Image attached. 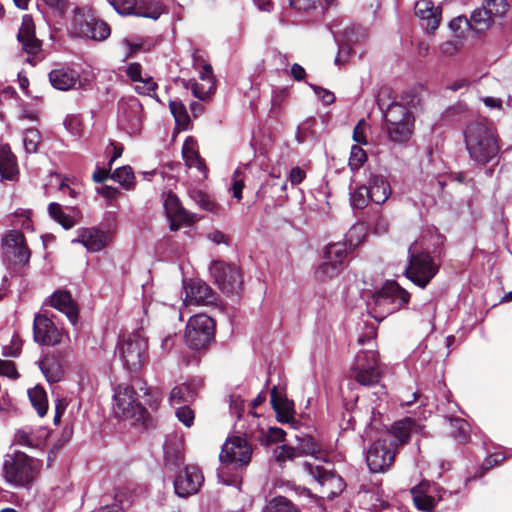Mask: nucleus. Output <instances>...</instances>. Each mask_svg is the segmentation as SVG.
<instances>
[{"instance_id": "obj_46", "label": "nucleus", "mask_w": 512, "mask_h": 512, "mask_svg": "<svg viewBox=\"0 0 512 512\" xmlns=\"http://www.w3.org/2000/svg\"><path fill=\"white\" fill-rule=\"evenodd\" d=\"M264 512H299L297 508L285 497L273 498L265 508Z\"/></svg>"}, {"instance_id": "obj_11", "label": "nucleus", "mask_w": 512, "mask_h": 512, "mask_svg": "<svg viewBox=\"0 0 512 512\" xmlns=\"http://www.w3.org/2000/svg\"><path fill=\"white\" fill-rule=\"evenodd\" d=\"M113 412L121 419L140 420L144 414V408L136 398L133 387L120 384L114 391Z\"/></svg>"}, {"instance_id": "obj_10", "label": "nucleus", "mask_w": 512, "mask_h": 512, "mask_svg": "<svg viewBox=\"0 0 512 512\" xmlns=\"http://www.w3.org/2000/svg\"><path fill=\"white\" fill-rule=\"evenodd\" d=\"M215 324L206 314L192 316L185 328V342L191 349H201L214 337Z\"/></svg>"}, {"instance_id": "obj_30", "label": "nucleus", "mask_w": 512, "mask_h": 512, "mask_svg": "<svg viewBox=\"0 0 512 512\" xmlns=\"http://www.w3.org/2000/svg\"><path fill=\"white\" fill-rule=\"evenodd\" d=\"M183 444L182 441L174 437L166 441L164 445V462L165 466L170 470H175L183 463Z\"/></svg>"}, {"instance_id": "obj_37", "label": "nucleus", "mask_w": 512, "mask_h": 512, "mask_svg": "<svg viewBox=\"0 0 512 512\" xmlns=\"http://www.w3.org/2000/svg\"><path fill=\"white\" fill-rule=\"evenodd\" d=\"M165 11L162 3L156 0H137L134 16L157 20Z\"/></svg>"}, {"instance_id": "obj_27", "label": "nucleus", "mask_w": 512, "mask_h": 512, "mask_svg": "<svg viewBox=\"0 0 512 512\" xmlns=\"http://www.w3.org/2000/svg\"><path fill=\"white\" fill-rule=\"evenodd\" d=\"M50 305L65 314L68 320L75 325L78 320V310L69 292L59 290L50 297Z\"/></svg>"}, {"instance_id": "obj_19", "label": "nucleus", "mask_w": 512, "mask_h": 512, "mask_svg": "<svg viewBox=\"0 0 512 512\" xmlns=\"http://www.w3.org/2000/svg\"><path fill=\"white\" fill-rule=\"evenodd\" d=\"M508 9L506 0H485L483 6L473 11L471 19L481 29L488 28L498 19H502Z\"/></svg>"}, {"instance_id": "obj_38", "label": "nucleus", "mask_w": 512, "mask_h": 512, "mask_svg": "<svg viewBox=\"0 0 512 512\" xmlns=\"http://www.w3.org/2000/svg\"><path fill=\"white\" fill-rule=\"evenodd\" d=\"M196 395V388L193 383H182L173 387L169 400L172 405L187 403Z\"/></svg>"}, {"instance_id": "obj_51", "label": "nucleus", "mask_w": 512, "mask_h": 512, "mask_svg": "<svg viewBox=\"0 0 512 512\" xmlns=\"http://www.w3.org/2000/svg\"><path fill=\"white\" fill-rule=\"evenodd\" d=\"M244 188V174L241 168H237L232 176L231 190L233 197L237 200L242 199V190Z\"/></svg>"}, {"instance_id": "obj_31", "label": "nucleus", "mask_w": 512, "mask_h": 512, "mask_svg": "<svg viewBox=\"0 0 512 512\" xmlns=\"http://www.w3.org/2000/svg\"><path fill=\"white\" fill-rule=\"evenodd\" d=\"M0 175L6 180H14L18 175L16 158L6 144H0Z\"/></svg>"}, {"instance_id": "obj_47", "label": "nucleus", "mask_w": 512, "mask_h": 512, "mask_svg": "<svg viewBox=\"0 0 512 512\" xmlns=\"http://www.w3.org/2000/svg\"><path fill=\"white\" fill-rule=\"evenodd\" d=\"M367 161L366 152L359 146L353 145L350 152L348 165L352 171L360 169Z\"/></svg>"}, {"instance_id": "obj_64", "label": "nucleus", "mask_w": 512, "mask_h": 512, "mask_svg": "<svg viewBox=\"0 0 512 512\" xmlns=\"http://www.w3.org/2000/svg\"><path fill=\"white\" fill-rule=\"evenodd\" d=\"M97 192L108 200L116 199L117 195L119 194V191L111 186H103L98 188Z\"/></svg>"}, {"instance_id": "obj_59", "label": "nucleus", "mask_w": 512, "mask_h": 512, "mask_svg": "<svg viewBox=\"0 0 512 512\" xmlns=\"http://www.w3.org/2000/svg\"><path fill=\"white\" fill-rule=\"evenodd\" d=\"M305 178L306 172L302 168L296 166L290 170L287 180L291 183L292 186H296L302 183Z\"/></svg>"}, {"instance_id": "obj_3", "label": "nucleus", "mask_w": 512, "mask_h": 512, "mask_svg": "<svg viewBox=\"0 0 512 512\" xmlns=\"http://www.w3.org/2000/svg\"><path fill=\"white\" fill-rule=\"evenodd\" d=\"M375 331L370 329L368 334L361 335L358 343L363 346L350 370V375L363 386L377 384L382 376L378 352L376 350Z\"/></svg>"}, {"instance_id": "obj_48", "label": "nucleus", "mask_w": 512, "mask_h": 512, "mask_svg": "<svg viewBox=\"0 0 512 512\" xmlns=\"http://www.w3.org/2000/svg\"><path fill=\"white\" fill-rule=\"evenodd\" d=\"M108 2L114 10L122 16L133 15L135 5L137 4V0H108Z\"/></svg>"}, {"instance_id": "obj_24", "label": "nucleus", "mask_w": 512, "mask_h": 512, "mask_svg": "<svg viewBox=\"0 0 512 512\" xmlns=\"http://www.w3.org/2000/svg\"><path fill=\"white\" fill-rule=\"evenodd\" d=\"M17 38L27 54L35 56L41 50V41L35 36V24L30 15L22 17Z\"/></svg>"}, {"instance_id": "obj_23", "label": "nucleus", "mask_w": 512, "mask_h": 512, "mask_svg": "<svg viewBox=\"0 0 512 512\" xmlns=\"http://www.w3.org/2000/svg\"><path fill=\"white\" fill-rule=\"evenodd\" d=\"M185 305H207L215 300L213 290L201 280H191L185 284Z\"/></svg>"}, {"instance_id": "obj_21", "label": "nucleus", "mask_w": 512, "mask_h": 512, "mask_svg": "<svg viewBox=\"0 0 512 512\" xmlns=\"http://www.w3.org/2000/svg\"><path fill=\"white\" fill-rule=\"evenodd\" d=\"M203 482L204 476L200 469L194 465H188L174 481L175 493L180 497H188L197 493Z\"/></svg>"}, {"instance_id": "obj_9", "label": "nucleus", "mask_w": 512, "mask_h": 512, "mask_svg": "<svg viewBox=\"0 0 512 512\" xmlns=\"http://www.w3.org/2000/svg\"><path fill=\"white\" fill-rule=\"evenodd\" d=\"M148 344L139 333L130 334L122 339L118 352L124 366L132 371H139L147 359Z\"/></svg>"}, {"instance_id": "obj_49", "label": "nucleus", "mask_w": 512, "mask_h": 512, "mask_svg": "<svg viewBox=\"0 0 512 512\" xmlns=\"http://www.w3.org/2000/svg\"><path fill=\"white\" fill-rule=\"evenodd\" d=\"M40 138V134L36 129H28L25 131L23 145L27 153H34L37 151Z\"/></svg>"}, {"instance_id": "obj_57", "label": "nucleus", "mask_w": 512, "mask_h": 512, "mask_svg": "<svg viewBox=\"0 0 512 512\" xmlns=\"http://www.w3.org/2000/svg\"><path fill=\"white\" fill-rule=\"evenodd\" d=\"M301 456L298 447L281 446L277 452L276 458L278 461L292 460L295 457Z\"/></svg>"}, {"instance_id": "obj_6", "label": "nucleus", "mask_w": 512, "mask_h": 512, "mask_svg": "<svg viewBox=\"0 0 512 512\" xmlns=\"http://www.w3.org/2000/svg\"><path fill=\"white\" fill-rule=\"evenodd\" d=\"M39 467L38 460L27 456L25 453L16 452L13 455H7L4 460V478L16 487H27L37 477Z\"/></svg>"}, {"instance_id": "obj_2", "label": "nucleus", "mask_w": 512, "mask_h": 512, "mask_svg": "<svg viewBox=\"0 0 512 512\" xmlns=\"http://www.w3.org/2000/svg\"><path fill=\"white\" fill-rule=\"evenodd\" d=\"M467 152L472 161L486 165L498 160L499 136L495 128L483 122H471L464 130Z\"/></svg>"}, {"instance_id": "obj_52", "label": "nucleus", "mask_w": 512, "mask_h": 512, "mask_svg": "<svg viewBox=\"0 0 512 512\" xmlns=\"http://www.w3.org/2000/svg\"><path fill=\"white\" fill-rule=\"evenodd\" d=\"M157 84L150 76H145L135 84V90L139 94L151 96L154 94Z\"/></svg>"}, {"instance_id": "obj_29", "label": "nucleus", "mask_w": 512, "mask_h": 512, "mask_svg": "<svg viewBox=\"0 0 512 512\" xmlns=\"http://www.w3.org/2000/svg\"><path fill=\"white\" fill-rule=\"evenodd\" d=\"M79 79V75L76 71L61 67L52 70L49 73V81L52 86L58 90H69L73 88Z\"/></svg>"}, {"instance_id": "obj_14", "label": "nucleus", "mask_w": 512, "mask_h": 512, "mask_svg": "<svg viewBox=\"0 0 512 512\" xmlns=\"http://www.w3.org/2000/svg\"><path fill=\"white\" fill-rule=\"evenodd\" d=\"M65 336L64 330L58 327L46 314H37L33 321V338L40 345L56 346Z\"/></svg>"}, {"instance_id": "obj_16", "label": "nucleus", "mask_w": 512, "mask_h": 512, "mask_svg": "<svg viewBox=\"0 0 512 512\" xmlns=\"http://www.w3.org/2000/svg\"><path fill=\"white\" fill-rule=\"evenodd\" d=\"M210 273L217 286L225 293H235L242 285V275L236 266L214 261Z\"/></svg>"}, {"instance_id": "obj_58", "label": "nucleus", "mask_w": 512, "mask_h": 512, "mask_svg": "<svg viewBox=\"0 0 512 512\" xmlns=\"http://www.w3.org/2000/svg\"><path fill=\"white\" fill-rule=\"evenodd\" d=\"M0 375L16 379L18 377V373L14 363L9 360H0Z\"/></svg>"}, {"instance_id": "obj_40", "label": "nucleus", "mask_w": 512, "mask_h": 512, "mask_svg": "<svg viewBox=\"0 0 512 512\" xmlns=\"http://www.w3.org/2000/svg\"><path fill=\"white\" fill-rule=\"evenodd\" d=\"M28 396L38 415L43 417L48 410V400L45 390L40 386H36L28 390Z\"/></svg>"}, {"instance_id": "obj_17", "label": "nucleus", "mask_w": 512, "mask_h": 512, "mask_svg": "<svg viewBox=\"0 0 512 512\" xmlns=\"http://www.w3.org/2000/svg\"><path fill=\"white\" fill-rule=\"evenodd\" d=\"M252 449L247 440L240 436L227 439L220 453V460L227 465H247L251 459Z\"/></svg>"}, {"instance_id": "obj_35", "label": "nucleus", "mask_w": 512, "mask_h": 512, "mask_svg": "<svg viewBox=\"0 0 512 512\" xmlns=\"http://www.w3.org/2000/svg\"><path fill=\"white\" fill-rule=\"evenodd\" d=\"M368 190L371 201L378 205L383 204L391 194L389 183L380 175H374L371 177Z\"/></svg>"}, {"instance_id": "obj_4", "label": "nucleus", "mask_w": 512, "mask_h": 512, "mask_svg": "<svg viewBox=\"0 0 512 512\" xmlns=\"http://www.w3.org/2000/svg\"><path fill=\"white\" fill-rule=\"evenodd\" d=\"M410 293L395 281H387L367 300L368 312L377 321L407 306Z\"/></svg>"}, {"instance_id": "obj_44", "label": "nucleus", "mask_w": 512, "mask_h": 512, "mask_svg": "<svg viewBox=\"0 0 512 512\" xmlns=\"http://www.w3.org/2000/svg\"><path fill=\"white\" fill-rule=\"evenodd\" d=\"M169 108L176 124L183 129L187 128L189 124V115L185 105L180 100H171L169 102Z\"/></svg>"}, {"instance_id": "obj_63", "label": "nucleus", "mask_w": 512, "mask_h": 512, "mask_svg": "<svg viewBox=\"0 0 512 512\" xmlns=\"http://www.w3.org/2000/svg\"><path fill=\"white\" fill-rule=\"evenodd\" d=\"M319 0H290V6L297 10H309L316 6Z\"/></svg>"}, {"instance_id": "obj_42", "label": "nucleus", "mask_w": 512, "mask_h": 512, "mask_svg": "<svg viewBox=\"0 0 512 512\" xmlns=\"http://www.w3.org/2000/svg\"><path fill=\"white\" fill-rule=\"evenodd\" d=\"M112 179L126 190H131L135 186V176L130 166H123L116 169L112 174Z\"/></svg>"}, {"instance_id": "obj_12", "label": "nucleus", "mask_w": 512, "mask_h": 512, "mask_svg": "<svg viewBox=\"0 0 512 512\" xmlns=\"http://www.w3.org/2000/svg\"><path fill=\"white\" fill-rule=\"evenodd\" d=\"M303 467L320 487L321 497L333 498L344 490L343 479L331 470L311 462H305Z\"/></svg>"}, {"instance_id": "obj_18", "label": "nucleus", "mask_w": 512, "mask_h": 512, "mask_svg": "<svg viewBox=\"0 0 512 512\" xmlns=\"http://www.w3.org/2000/svg\"><path fill=\"white\" fill-rule=\"evenodd\" d=\"M73 33L81 37L102 41L108 38L111 30L109 25L102 20L79 15L74 18Z\"/></svg>"}, {"instance_id": "obj_5", "label": "nucleus", "mask_w": 512, "mask_h": 512, "mask_svg": "<svg viewBox=\"0 0 512 512\" xmlns=\"http://www.w3.org/2000/svg\"><path fill=\"white\" fill-rule=\"evenodd\" d=\"M415 126V116L410 108L400 104H391L384 118V130L388 139L396 144L407 143L413 133Z\"/></svg>"}, {"instance_id": "obj_34", "label": "nucleus", "mask_w": 512, "mask_h": 512, "mask_svg": "<svg viewBox=\"0 0 512 512\" xmlns=\"http://www.w3.org/2000/svg\"><path fill=\"white\" fill-rule=\"evenodd\" d=\"M271 404L280 422L289 423L293 419L292 403L276 387L271 390Z\"/></svg>"}, {"instance_id": "obj_61", "label": "nucleus", "mask_w": 512, "mask_h": 512, "mask_svg": "<svg viewBox=\"0 0 512 512\" xmlns=\"http://www.w3.org/2000/svg\"><path fill=\"white\" fill-rule=\"evenodd\" d=\"M285 435V432L281 428L273 427L269 428L265 440L263 441L265 444H268L270 442H276L281 440Z\"/></svg>"}, {"instance_id": "obj_32", "label": "nucleus", "mask_w": 512, "mask_h": 512, "mask_svg": "<svg viewBox=\"0 0 512 512\" xmlns=\"http://www.w3.org/2000/svg\"><path fill=\"white\" fill-rule=\"evenodd\" d=\"M271 404L280 422L289 423L293 419L292 403L276 387L271 390Z\"/></svg>"}, {"instance_id": "obj_62", "label": "nucleus", "mask_w": 512, "mask_h": 512, "mask_svg": "<svg viewBox=\"0 0 512 512\" xmlns=\"http://www.w3.org/2000/svg\"><path fill=\"white\" fill-rule=\"evenodd\" d=\"M313 90L325 104H332L335 101V96L332 92L319 86H313Z\"/></svg>"}, {"instance_id": "obj_56", "label": "nucleus", "mask_w": 512, "mask_h": 512, "mask_svg": "<svg viewBox=\"0 0 512 512\" xmlns=\"http://www.w3.org/2000/svg\"><path fill=\"white\" fill-rule=\"evenodd\" d=\"M22 342L18 336H13L9 345L4 346L3 354L7 357H17L21 352Z\"/></svg>"}, {"instance_id": "obj_33", "label": "nucleus", "mask_w": 512, "mask_h": 512, "mask_svg": "<svg viewBox=\"0 0 512 512\" xmlns=\"http://www.w3.org/2000/svg\"><path fill=\"white\" fill-rule=\"evenodd\" d=\"M271 404L280 422L289 423L293 419L292 403L276 387L271 390Z\"/></svg>"}, {"instance_id": "obj_43", "label": "nucleus", "mask_w": 512, "mask_h": 512, "mask_svg": "<svg viewBox=\"0 0 512 512\" xmlns=\"http://www.w3.org/2000/svg\"><path fill=\"white\" fill-rule=\"evenodd\" d=\"M48 213L56 222H58L65 229H70L75 225L74 219L70 215L66 214L63 211L61 205L56 202H52L49 204Z\"/></svg>"}, {"instance_id": "obj_53", "label": "nucleus", "mask_w": 512, "mask_h": 512, "mask_svg": "<svg viewBox=\"0 0 512 512\" xmlns=\"http://www.w3.org/2000/svg\"><path fill=\"white\" fill-rule=\"evenodd\" d=\"M367 122L364 119H361L357 125L353 129V140L362 145L367 144L366 139V129H367Z\"/></svg>"}, {"instance_id": "obj_28", "label": "nucleus", "mask_w": 512, "mask_h": 512, "mask_svg": "<svg viewBox=\"0 0 512 512\" xmlns=\"http://www.w3.org/2000/svg\"><path fill=\"white\" fill-rule=\"evenodd\" d=\"M182 155L189 168H196L202 178L207 177V169L198 152V144L195 139L188 137L182 147Z\"/></svg>"}, {"instance_id": "obj_1", "label": "nucleus", "mask_w": 512, "mask_h": 512, "mask_svg": "<svg viewBox=\"0 0 512 512\" xmlns=\"http://www.w3.org/2000/svg\"><path fill=\"white\" fill-rule=\"evenodd\" d=\"M420 430L421 426L411 418L394 423L391 431L375 441L367 452L366 461L371 472H382L393 463L396 444L392 437L397 439L399 444H404L411 434L418 433Z\"/></svg>"}, {"instance_id": "obj_45", "label": "nucleus", "mask_w": 512, "mask_h": 512, "mask_svg": "<svg viewBox=\"0 0 512 512\" xmlns=\"http://www.w3.org/2000/svg\"><path fill=\"white\" fill-rule=\"evenodd\" d=\"M371 200L368 187L361 185L351 192L350 202L353 208L363 209Z\"/></svg>"}, {"instance_id": "obj_26", "label": "nucleus", "mask_w": 512, "mask_h": 512, "mask_svg": "<svg viewBox=\"0 0 512 512\" xmlns=\"http://www.w3.org/2000/svg\"><path fill=\"white\" fill-rule=\"evenodd\" d=\"M435 487L428 481H422L418 486L412 488L411 494L416 507L423 511H431L440 497L434 496Z\"/></svg>"}, {"instance_id": "obj_13", "label": "nucleus", "mask_w": 512, "mask_h": 512, "mask_svg": "<svg viewBox=\"0 0 512 512\" xmlns=\"http://www.w3.org/2000/svg\"><path fill=\"white\" fill-rule=\"evenodd\" d=\"M2 257L7 265H25L30 259V250L24 235L18 230H11L2 237Z\"/></svg>"}, {"instance_id": "obj_7", "label": "nucleus", "mask_w": 512, "mask_h": 512, "mask_svg": "<svg viewBox=\"0 0 512 512\" xmlns=\"http://www.w3.org/2000/svg\"><path fill=\"white\" fill-rule=\"evenodd\" d=\"M440 263L426 251H417L413 246L409 249V263L406 277L419 288H426L438 274Z\"/></svg>"}, {"instance_id": "obj_54", "label": "nucleus", "mask_w": 512, "mask_h": 512, "mask_svg": "<svg viewBox=\"0 0 512 512\" xmlns=\"http://www.w3.org/2000/svg\"><path fill=\"white\" fill-rule=\"evenodd\" d=\"M64 127L66 130L72 135H78L81 131V120L76 115H68L66 116L64 122Z\"/></svg>"}, {"instance_id": "obj_20", "label": "nucleus", "mask_w": 512, "mask_h": 512, "mask_svg": "<svg viewBox=\"0 0 512 512\" xmlns=\"http://www.w3.org/2000/svg\"><path fill=\"white\" fill-rule=\"evenodd\" d=\"M167 218L170 221V229L177 231L183 225H190L197 220L196 214L184 209L175 194L169 193L164 201Z\"/></svg>"}, {"instance_id": "obj_60", "label": "nucleus", "mask_w": 512, "mask_h": 512, "mask_svg": "<svg viewBox=\"0 0 512 512\" xmlns=\"http://www.w3.org/2000/svg\"><path fill=\"white\" fill-rule=\"evenodd\" d=\"M127 76L134 82H138L144 76L142 75L141 65L138 63H131L128 65L126 70Z\"/></svg>"}, {"instance_id": "obj_8", "label": "nucleus", "mask_w": 512, "mask_h": 512, "mask_svg": "<svg viewBox=\"0 0 512 512\" xmlns=\"http://www.w3.org/2000/svg\"><path fill=\"white\" fill-rule=\"evenodd\" d=\"M351 250V244L336 242L328 244L324 251V261L315 272L316 278L325 282L340 274L346 258Z\"/></svg>"}, {"instance_id": "obj_25", "label": "nucleus", "mask_w": 512, "mask_h": 512, "mask_svg": "<svg viewBox=\"0 0 512 512\" xmlns=\"http://www.w3.org/2000/svg\"><path fill=\"white\" fill-rule=\"evenodd\" d=\"M415 15L423 21L427 32H434L440 23L441 11L435 6L432 0H415Z\"/></svg>"}, {"instance_id": "obj_15", "label": "nucleus", "mask_w": 512, "mask_h": 512, "mask_svg": "<svg viewBox=\"0 0 512 512\" xmlns=\"http://www.w3.org/2000/svg\"><path fill=\"white\" fill-rule=\"evenodd\" d=\"M118 123L129 134H137L142 126L143 107L136 98L123 99L118 104Z\"/></svg>"}, {"instance_id": "obj_55", "label": "nucleus", "mask_w": 512, "mask_h": 512, "mask_svg": "<svg viewBox=\"0 0 512 512\" xmlns=\"http://www.w3.org/2000/svg\"><path fill=\"white\" fill-rule=\"evenodd\" d=\"M176 416L185 426L190 427L194 421V412L188 406H182L176 410Z\"/></svg>"}, {"instance_id": "obj_50", "label": "nucleus", "mask_w": 512, "mask_h": 512, "mask_svg": "<svg viewBox=\"0 0 512 512\" xmlns=\"http://www.w3.org/2000/svg\"><path fill=\"white\" fill-rule=\"evenodd\" d=\"M190 196L194 200V202L203 210L212 212L216 209V204L210 199L208 195H206L202 191H192L190 193Z\"/></svg>"}, {"instance_id": "obj_41", "label": "nucleus", "mask_w": 512, "mask_h": 512, "mask_svg": "<svg viewBox=\"0 0 512 512\" xmlns=\"http://www.w3.org/2000/svg\"><path fill=\"white\" fill-rule=\"evenodd\" d=\"M186 88H190L192 94L200 99L207 100L215 91V81H208L207 83H197L195 81L185 82Z\"/></svg>"}, {"instance_id": "obj_22", "label": "nucleus", "mask_w": 512, "mask_h": 512, "mask_svg": "<svg viewBox=\"0 0 512 512\" xmlns=\"http://www.w3.org/2000/svg\"><path fill=\"white\" fill-rule=\"evenodd\" d=\"M110 242V236L95 227L81 228L78 237L72 243H81L89 252H98L104 249Z\"/></svg>"}, {"instance_id": "obj_39", "label": "nucleus", "mask_w": 512, "mask_h": 512, "mask_svg": "<svg viewBox=\"0 0 512 512\" xmlns=\"http://www.w3.org/2000/svg\"><path fill=\"white\" fill-rule=\"evenodd\" d=\"M298 438V450L301 455H311L318 459H325L326 452L321 448V446L309 435H305L301 438Z\"/></svg>"}, {"instance_id": "obj_36", "label": "nucleus", "mask_w": 512, "mask_h": 512, "mask_svg": "<svg viewBox=\"0 0 512 512\" xmlns=\"http://www.w3.org/2000/svg\"><path fill=\"white\" fill-rule=\"evenodd\" d=\"M39 366L46 380L50 383L59 382L64 375L62 364L53 354L46 355L39 362Z\"/></svg>"}]
</instances>
